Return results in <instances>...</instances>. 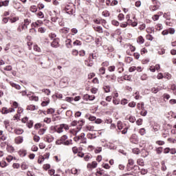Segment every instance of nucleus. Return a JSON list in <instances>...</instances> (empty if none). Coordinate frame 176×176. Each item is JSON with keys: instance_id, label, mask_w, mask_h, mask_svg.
Instances as JSON below:
<instances>
[{"instance_id": "obj_1", "label": "nucleus", "mask_w": 176, "mask_h": 176, "mask_svg": "<svg viewBox=\"0 0 176 176\" xmlns=\"http://www.w3.org/2000/svg\"><path fill=\"white\" fill-rule=\"evenodd\" d=\"M30 23H31V21H30L28 19H25L24 23H22L21 25L18 27L17 28L18 32H21V31H23V30H27Z\"/></svg>"}, {"instance_id": "obj_2", "label": "nucleus", "mask_w": 176, "mask_h": 176, "mask_svg": "<svg viewBox=\"0 0 176 176\" xmlns=\"http://www.w3.org/2000/svg\"><path fill=\"white\" fill-rule=\"evenodd\" d=\"M64 10L67 14H74L75 13V7L74 4H67L64 8Z\"/></svg>"}, {"instance_id": "obj_3", "label": "nucleus", "mask_w": 176, "mask_h": 176, "mask_svg": "<svg viewBox=\"0 0 176 176\" xmlns=\"http://www.w3.org/2000/svg\"><path fill=\"white\" fill-rule=\"evenodd\" d=\"M65 130H69V127L68 125L65 124H61L59 126H55L54 130L56 131V133H63Z\"/></svg>"}, {"instance_id": "obj_4", "label": "nucleus", "mask_w": 176, "mask_h": 176, "mask_svg": "<svg viewBox=\"0 0 176 176\" xmlns=\"http://www.w3.org/2000/svg\"><path fill=\"white\" fill-rule=\"evenodd\" d=\"M68 139V136H67V135H64L60 138V140H58L56 142V145H61V144L63 142H64V141H65V140Z\"/></svg>"}, {"instance_id": "obj_5", "label": "nucleus", "mask_w": 176, "mask_h": 176, "mask_svg": "<svg viewBox=\"0 0 176 176\" xmlns=\"http://www.w3.org/2000/svg\"><path fill=\"white\" fill-rule=\"evenodd\" d=\"M130 166H134V160L129 159L126 165L127 171H131V167Z\"/></svg>"}, {"instance_id": "obj_6", "label": "nucleus", "mask_w": 176, "mask_h": 176, "mask_svg": "<svg viewBox=\"0 0 176 176\" xmlns=\"http://www.w3.org/2000/svg\"><path fill=\"white\" fill-rule=\"evenodd\" d=\"M42 24H43V21H42L41 20H38L34 23H32L31 26L34 27V28L41 27L42 25Z\"/></svg>"}, {"instance_id": "obj_7", "label": "nucleus", "mask_w": 176, "mask_h": 176, "mask_svg": "<svg viewBox=\"0 0 176 176\" xmlns=\"http://www.w3.org/2000/svg\"><path fill=\"white\" fill-rule=\"evenodd\" d=\"M131 170H133V173H132V174H133V175H135V174H137L138 173H140V166H137V165H134L133 167L131 168Z\"/></svg>"}, {"instance_id": "obj_8", "label": "nucleus", "mask_w": 176, "mask_h": 176, "mask_svg": "<svg viewBox=\"0 0 176 176\" xmlns=\"http://www.w3.org/2000/svg\"><path fill=\"white\" fill-rule=\"evenodd\" d=\"M65 45L67 49H71V47H72V40H71V38L67 39L65 41Z\"/></svg>"}, {"instance_id": "obj_9", "label": "nucleus", "mask_w": 176, "mask_h": 176, "mask_svg": "<svg viewBox=\"0 0 176 176\" xmlns=\"http://www.w3.org/2000/svg\"><path fill=\"white\" fill-rule=\"evenodd\" d=\"M23 136H18L15 138V143L18 145L20 144H23Z\"/></svg>"}, {"instance_id": "obj_10", "label": "nucleus", "mask_w": 176, "mask_h": 176, "mask_svg": "<svg viewBox=\"0 0 176 176\" xmlns=\"http://www.w3.org/2000/svg\"><path fill=\"white\" fill-rule=\"evenodd\" d=\"M45 140L46 142L50 143V142H53V141H54V138L52 135H47L45 138Z\"/></svg>"}, {"instance_id": "obj_11", "label": "nucleus", "mask_w": 176, "mask_h": 176, "mask_svg": "<svg viewBox=\"0 0 176 176\" xmlns=\"http://www.w3.org/2000/svg\"><path fill=\"white\" fill-rule=\"evenodd\" d=\"M94 31H96V32H99V34H102V32H104L101 26H94Z\"/></svg>"}, {"instance_id": "obj_12", "label": "nucleus", "mask_w": 176, "mask_h": 176, "mask_svg": "<svg viewBox=\"0 0 176 176\" xmlns=\"http://www.w3.org/2000/svg\"><path fill=\"white\" fill-rule=\"evenodd\" d=\"M59 32H60V34H68L69 32V28H63L59 30Z\"/></svg>"}, {"instance_id": "obj_13", "label": "nucleus", "mask_w": 176, "mask_h": 176, "mask_svg": "<svg viewBox=\"0 0 176 176\" xmlns=\"http://www.w3.org/2000/svg\"><path fill=\"white\" fill-rule=\"evenodd\" d=\"M10 86H12V87H14L15 89H16V90H20L21 89V87L13 82H10Z\"/></svg>"}, {"instance_id": "obj_14", "label": "nucleus", "mask_w": 176, "mask_h": 176, "mask_svg": "<svg viewBox=\"0 0 176 176\" xmlns=\"http://www.w3.org/2000/svg\"><path fill=\"white\" fill-rule=\"evenodd\" d=\"M18 153H19V156H21V157H24L27 155V151L20 150Z\"/></svg>"}, {"instance_id": "obj_15", "label": "nucleus", "mask_w": 176, "mask_h": 176, "mask_svg": "<svg viewBox=\"0 0 176 176\" xmlns=\"http://www.w3.org/2000/svg\"><path fill=\"white\" fill-rule=\"evenodd\" d=\"M170 16L171 14H170V12H166L164 14L163 17L166 19V21H169V20H171Z\"/></svg>"}, {"instance_id": "obj_16", "label": "nucleus", "mask_w": 176, "mask_h": 176, "mask_svg": "<svg viewBox=\"0 0 176 176\" xmlns=\"http://www.w3.org/2000/svg\"><path fill=\"white\" fill-rule=\"evenodd\" d=\"M51 46L52 47H58V41H57V39H54L52 43H51Z\"/></svg>"}, {"instance_id": "obj_17", "label": "nucleus", "mask_w": 176, "mask_h": 176, "mask_svg": "<svg viewBox=\"0 0 176 176\" xmlns=\"http://www.w3.org/2000/svg\"><path fill=\"white\" fill-rule=\"evenodd\" d=\"M9 5V1L6 0L4 1H0V8H2V6H8Z\"/></svg>"}, {"instance_id": "obj_18", "label": "nucleus", "mask_w": 176, "mask_h": 176, "mask_svg": "<svg viewBox=\"0 0 176 176\" xmlns=\"http://www.w3.org/2000/svg\"><path fill=\"white\" fill-rule=\"evenodd\" d=\"M61 144L66 146L72 145V140H65L64 142H62Z\"/></svg>"}, {"instance_id": "obj_19", "label": "nucleus", "mask_w": 176, "mask_h": 176, "mask_svg": "<svg viewBox=\"0 0 176 176\" xmlns=\"http://www.w3.org/2000/svg\"><path fill=\"white\" fill-rule=\"evenodd\" d=\"M30 12H32V13H36L38 12V8L36 6H32L30 8Z\"/></svg>"}, {"instance_id": "obj_20", "label": "nucleus", "mask_w": 176, "mask_h": 176, "mask_svg": "<svg viewBox=\"0 0 176 176\" xmlns=\"http://www.w3.org/2000/svg\"><path fill=\"white\" fill-rule=\"evenodd\" d=\"M14 133L15 134H16L17 135H20L21 134H23L24 133V130L21 129H15L14 130Z\"/></svg>"}, {"instance_id": "obj_21", "label": "nucleus", "mask_w": 176, "mask_h": 176, "mask_svg": "<svg viewBox=\"0 0 176 176\" xmlns=\"http://www.w3.org/2000/svg\"><path fill=\"white\" fill-rule=\"evenodd\" d=\"M3 124L6 129V130H8V131H10V129H9V126H10V122L9 120H5L3 122Z\"/></svg>"}, {"instance_id": "obj_22", "label": "nucleus", "mask_w": 176, "mask_h": 176, "mask_svg": "<svg viewBox=\"0 0 176 176\" xmlns=\"http://www.w3.org/2000/svg\"><path fill=\"white\" fill-rule=\"evenodd\" d=\"M161 164H162V167H161L162 171H166V170H167V166H166V162L162 161L161 162Z\"/></svg>"}, {"instance_id": "obj_23", "label": "nucleus", "mask_w": 176, "mask_h": 176, "mask_svg": "<svg viewBox=\"0 0 176 176\" xmlns=\"http://www.w3.org/2000/svg\"><path fill=\"white\" fill-rule=\"evenodd\" d=\"M155 151L157 155H162V153H163V147H157L155 149Z\"/></svg>"}, {"instance_id": "obj_24", "label": "nucleus", "mask_w": 176, "mask_h": 176, "mask_svg": "<svg viewBox=\"0 0 176 176\" xmlns=\"http://www.w3.org/2000/svg\"><path fill=\"white\" fill-rule=\"evenodd\" d=\"M137 42L140 43V45H142L144 42V37H142V36H139L137 39Z\"/></svg>"}, {"instance_id": "obj_25", "label": "nucleus", "mask_w": 176, "mask_h": 176, "mask_svg": "<svg viewBox=\"0 0 176 176\" xmlns=\"http://www.w3.org/2000/svg\"><path fill=\"white\" fill-rule=\"evenodd\" d=\"M35 109H36V107H35V105L34 104H30L27 107L28 111H35Z\"/></svg>"}, {"instance_id": "obj_26", "label": "nucleus", "mask_w": 176, "mask_h": 176, "mask_svg": "<svg viewBox=\"0 0 176 176\" xmlns=\"http://www.w3.org/2000/svg\"><path fill=\"white\" fill-rule=\"evenodd\" d=\"M54 112H56V111L53 108H50L47 110V115H53Z\"/></svg>"}, {"instance_id": "obj_27", "label": "nucleus", "mask_w": 176, "mask_h": 176, "mask_svg": "<svg viewBox=\"0 0 176 176\" xmlns=\"http://www.w3.org/2000/svg\"><path fill=\"white\" fill-rule=\"evenodd\" d=\"M157 9H159L158 5H154V6H151L150 7V10H151L152 12H155V11L157 10Z\"/></svg>"}, {"instance_id": "obj_28", "label": "nucleus", "mask_w": 176, "mask_h": 176, "mask_svg": "<svg viewBox=\"0 0 176 176\" xmlns=\"http://www.w3.org/2000/svg\"><path fill=\"white\" fill-rule=\"evenodd\" d=\"M74 46H82V42L79 40H76L73 43Z\"/></svg>"}, {"instance_id": "obj_29", "label": "nucleus", "mask_w": 176, "mask_h": 176, "mask_svg": "<svg viewBox=\"0 0 176 176\" xmlns=\"http://www.w3.org/2000/svg\"><path fill=\"white\" fill-rule=\"evenodd\" d=\"M100 75H105V67H102L99 69Z\"/></svg>"}, {"instance_id": "obj_30", "label": "nucleus", "mask_w": 176, "mask_h": 176, "mask_svg": "<svg viewBox=\"0 0 176 176\" xmlns=\"http://www.w3.org/2000/svg\"><path fill=\"white\" fill-rule=\"evenodd\" d=\"M170 90H173V94H175V96H176V85H175V84H172L170 85Z\"/></svg>"}, {"instance_id": "obj_31", "label": "nucleus", "mask_w": 176, "mask_h": 176, "mask_svg": "<svg viewBox=\"0 0 176 176\" xmlns=\"http://www.w3.org/2000/svg\"><path fill=\"white\" fill-rule=\"evenodd\" d=\"M117 127L118 130H122L123 129V123H122L120 121H118L117 123Z\"/></svg>"}, {"instance_id": "obj_32", "label": "nucleus", "mask_w": 176, "mask_h": 176, "mask_svg": "<svg viewBox=\"0 0 176 176\" xmlns=\"http://www.w3.org/2000/svg\"><path fill=\"white\" fill-rule=\"evenodd\" d=\"M29 32L30 35H35L36 34V30L34 28L30 29Z\"/></svg>"}, {"instance_id": "obj_33", "label": "nucleus", "mask_w": 176, "mask_h": 176, "mask_svg": "<svg viewBox=\"0 0 176 176\" xmlns=\"http://www.w3.org/2000/svg\"><path fill=\"white\" fill-rule=\"evenodd\" d=\"M106 78H107V79H111V80H116V76L115 75H111V76L107 75V76H106Z\"/></svg>"}, {"instance_id": "obj_34", "label": "nucleus", "mask_w": 176, "mask_h": 176, "mask_svg": "<svg viewBox=\"0 0 176 176\" xmlns=\"http://www.w3.org/2000/svg\"><path fill=\"white\" fill-rule=\"evenodd\" d=\"M122 79H124V80H128L129 82H131V76L124 75Z\"/></svg>"}, {"instance_id": "obj_35", "label": "nucleus", "mask_w": 176, "mask_h": 176, "mask_svg": "<svg viewBox=\"0 0 176 176\" xmlns=\"http://www.w3.org/2000/svg\"><path fill=\"white\" fill-rule=\"evenodd\" d=\"M137 164L139 165V166H144V160L140 158L137 160Z\"/></svg>"}, {"instance_id": "obj_36", "label": "nucleus", "mask_w": 176, "mask_h": 176, "mask_svg": "<svg viewBox=\"0 0 176 176\" xmlns=\"http://www.w3.org/2000/svg\"><path fill=\"white\" fill-rule=\"evenodd\" d=\"M139 133L141 135H145V134H146V131L145 130V129L142 128L140 129Z\"/></svg>"}, {"instance_id": "obj_37", "label": "nucleus", "mask_w": 176, "mask_h": 176, "mask_svg": "<svg viewBox=\"0 0 176 176\" xmlns=\"http://www.w3.org/2000/svg\"><path fill=\"white\" fill-rule=\"evenodd\" d=\"M1 113H3V115H6L7 113H9V111L8 110V108L3 107L1 110Z\"/></svg>"}, {"instance_id": "obj_38", "label": "nucleus", "mask_w": 176, "mask_h": 176, "mask_svg": "<svg viewBox=\"0 0 176 176\" xmlns=\"http://www.w3.org/2000/svg\"><path fill=\"white\" fill-rule=\"evenodd\" d=\"M105 93H109V91H111V87L106 85L103 87Z\"/></svg>"}, {"instance_id": "obj_39", "label": "nucleus", "mask_w": 176, "mask_h": 176, "mask_svg": "<svg viewBox=\"0 0 176 176\" xmlns=\"http://www.w3.org/2000/svg\"><path fill=\"white\" fill-rule=\"evenodd\" d=\"M168 34H170L171 35L175 34V29L173 28H170L168 30Z\"/></svg>"}, {"instance_id": "obj_40", "label": "nucleus", "mask_w": 176, "mask_h": 176, "mask_svg": "<svg viewBox=\"0 0 176 176\" xmlns=\"http://www.w3.org/2000/svg\"><path fill=\"white\" fill-rule=\"evenodd\" d=\"M129 121L131 123H134V122H135V117L133 116H130L129 118Z\"/></svg>"}, {"instance_id": "obj_41", "label": "nucleus", "mask_w": 176, "mask_h": 176, "mask_svg": "<svg viewBox=\"0 0 176 176\" xmlns=\"http://www.w3.org/2000/svg\"><path fill=\"white\" fill-rule=\"evenodd\" d=\"M50 102V100H47V101H43L41 102V106L42 107H47Z\"/></svg>"}, {"instance_id": "obj_42", "label": "nucleus", "mask_w": 176, "mask_h": 176, "mask_svg": "<svg viewBox=\"0 0 176 176\" xmlns=\"http://www.w3.org/2000/svg\"><path fill=\"white\" fill-rule=\"evenodd\" d=\"M27 124L28 129H32V126H34V121L30 120V122H28Z\"/></svg>"}, {"instance_id": "obj_43", "label": "nucleus", "mask_w": 176, "mask_h": 176, "mask_svg": "<svg viewBox=\"0 0 176 176\" xmlns=\"http://www.w3.org/2000/svg\"><path fill=\"white\" fill-rule=\"evenodd\" d=\"M118 17V20H120V21L124 20V14H119Z\"/></svg>"}, {"instance_id": "obj_44", "label": "nucleus", "mask_w": 176, "mask_h": 176, "mask_svg": "<svg viewBox=\"0 0 176 176\" xmlns=\"http://www.w3.org/2000/svg\"><path fill=\"white\" fill-rule=\"evenodd\" d=\"M132 151H133V153H135V155H139L140 154V148H133L132 150Z\"/></svg>"}, {"instance_id": "obj_45", "label": "nucleus", "mask_w": 176, "mask_h": 176, "mask_svg": "<svg viewBox=\"0 0 176 176\" xmlns=\"http://www.w3.org/2000/svg\"><path fill=\"white\" fill-rule=\"evenodd\" d=\"M159 90H160V89H159V88H155V87H153V88H151V91L152 93H154V94H156V93H157V92L159 91Z\"/></svg>"}, {"instance_id": "obj_46", "label": "nucleus", "mask_w": 176, "mask_h": 176, "mask_svg": "<svg viewBox=\"0 0 176 176\" xmlns=\"http://www.w3.org/2000/svg\"><path fill=\"white\" fill-rule=\"evenodd\" d=\"M56 36H57V35H56V34L54 33H51L50 34H49V37L50 38V39H53L54 41V39H56Z\"/></svg>"}, {"instance_id": "obj_47", "label": "nucleus", "mask_w": 176, "mask_h": 176, "mask_svg": "<svg viewBox=\"0 0 176 176\" xmlns=\"http://www.w3.org/2000/svg\"><path fill=\"white\" fill-rule=\"evenodd\" d=\"M102 16H104V17H109V12L108 11H103L102 12Z\"/></svg>"}, {"instance_id": "obj_48", "label": "nucleus", "mask_w": 176, "mask_h": 176, "mask_svg": "<svg viewBox=\"0 0 176 176\" xmlns=\"http://www.w3.org/2000/svg\"><path fill=\"white\" fill-rule=\"evenodd\" d=\"M86 97L87 98L89 101H93L96 97L94 96H90V95H86Z\"/></svg>"}, {"instance_id": "obj_49", "label": "nucleus", "mask_w": 176, "mask_h": 176, "mask_svg": "<svg viewBox=\"0 0 176 176\" xmlns=\"http://www.w3.org/2000/svg\"><path fill=\"white\" fill-rule=\"evenodd\" d=\"M13 120H20V114L16 113L14 116Z\"/></svg>"}, {"instance_id": "obj_50", "label": "nucleus", "mask_w": 176, "mask_h": 176, "mask_svg": "<svg viewBox=\"0 0 176 176\" xmlns=\"http://www.w3.org/2000/svg\"><path fill=\"white\" fill-rule=\"evenodd\" d=\"M142 122H143L142 119L139 118V119L136 121V124H137L138 126H141V125L142 124Z\"/></svg>"}, {"instance_id": "obj_51", "label": "nucleus", "mask_w": 176, "mask_h": 176, "mask_svg": "<svg viewBox=\"0 0 176 176\" xmlns=\"http://www.w3.org/2000/svg\"><path fill=\"white\" fill-rule=\"evenodd\" d=\"M111 24H113V25H116V27L119 26V22L116 20H113L111 21Z\"/></svg>"}, {"instance_id": "obj_52", "label": "nucleus", "mask_w": 176, "mask_h": 176, "mask_svg": "<svg viewBox=\"0 0 176 176\" xmlns=\"http://www.w3.org/2000/svg\"><path fill=\"white\" fill-rule=\"evenodd\" d=\"M38 32H41V34H44V32H46V29H45V28H39Z\"/></svg>"}, {"instance_id": "obj_53", "label": "nucleus", "mask_w": 176, "mask_h": 176, "mask_svg": "<svg viewBox=\"0 0 176 176\" xmlns=\"http://www.w3.org/2000/svg\"><path fill=\"white\" fill-rule=\"evenodd\" d=\"M53 98L56 97V98H63V94H56V95L52 96Z\"/></svg>"}, {"instance_id": "obj_54", "label": "nucleus", "mask_w": 176, "mask_h": 176, "mask_svg": "<svg viewBox=\"0 0 176 176\" xmlns=\"http://www.w3.org/2000/svg\"><path fill=\"white\" fill-rule=\"evenodd\" d=\"M56 170L54 169H50L48 170V174L50 175H54Z\"/></svg>"}, {"instance_id": "obj_55", "label": "nucleus", "mask_w": 176, "mask_h": 176, "mask_svg": "<svg viewBox=\"0 0 176 176\" xmlns=\"http://www.w3.org/2000/svg\"><path fill=\"white\" fill-rule=\"evenodd\" d=\"M72 54L73 56H78V54H79V52L76 50H73L72 52Z\"/></svg>"}, {"instance_id": "obj_56", "label": "nucleus", "mask_w": 176, "mask_h": 176, "mask_svg": "<svg viewBox=\"0 0 176 176\" xmlns=\"http://www.w3.org/2000/svg\"><path fill=\"white\" fill-rule=\"evenodd\" d=\"M128 105L129 107H130V108H134L135 107L136 104L135 102H129Z\"/></svg>"}, {"instance_id": "obj_57", "label": "nucleus", "mask_w": 176, "mask_h": 176, "mask_svg": "<svg viewBox=\"0 0 176 176\" xmlns=\"http://www.w3.org/2000/svg\"><path fill=\"white\" fill-rule=\"evenodd\" d=\"M34 50L35 52H41V48L38 45H34Z\"/></svg>"}, {"instance_id": "obj_58", "label": "nucleus", "mask_w": 176, "mask_h": 176, "mask_svg": "<svg viewBox=\"0 0 176 176\" xmlns=\"http://www.w3.org/2000/svg\"><path fill=\"white\" fill-rule=\"evenodd\" d=\"M102 151V147H98L95 149V153H100Z\"/></svg>"}, {"instance_id": "obj_59", "label": "nucleus", "mask_w": 176, "mask_h": 176, "mask_svg": "<svg viewBox=\"0 0 176 176\" xmlns=\"http://www.w3.org/2000/svg\"><path fill=\"white\" fill-rule=\"evenodd\" d=\"M6 166H8V164L6 163V162L3 161L0 162L1 167H6Z\"/></svg>"}, {"instance_id": "obj_60", "label": "nucleus", "mask_w": 176, "mask_h": 176, "mask_svg": "<svg viewBox=\"0 0 176 176\" xmlns=\"http://www.w3.org/2000/svg\"><path fill=\"white\" fill-rule=\"evenodd\" d=\"M12 65H8L4 67V71H12Z\"/></svg>"}, {"instance_id": "obj_61", "label": "nucleus", "mask_w": 176, "mask_h": 176, "mask_svg": "<svg viewBox=\"0 0 176 176\" xmlns=\"http://www.w3.org/2000/svg\"><path fill=\"white\" fill-rule=\"evenodd\" d=\"M108 71H109V72H113V71H115V66H109L108 67Z\"/></svg>"}, {"instance_id": "obj_62", "label": "nucleus", "mask_w": 176, "mask_h": 176, "mask_svg": "<svg viewBox=\"0 0 176 176\" xmlns=\"http://www.w3.org/2000/svg\"><path fill=\"white\" fill-rule=\"evenodd\" d=\"M107 50H108V52H113V50H114L113 47L112 45H109L107 47Z\"/></svg>"}, {"instance_id": "obj_63", "label": "nucleus", "mask_w": 176, "mask_h": 176, "mask_svg": "<svg viewBox=\"0 0 176 176\" xmlns=\"http://www.w3.org/2000/svg\"><path fill=\"white\" fill-rule=\"evenodd\" d=\"M109 65V62L108 61H104L102 63V67H108Z\"/></svg>"}, {"instance_id": "obj_64", "label": "nucleus", "mask_w": 176, "mask_h": 176, "mask_svg": "<svg viewBox=\"0 0 176 176\" xmlns=\"http://www.w3.org/2000/svg\"><path fill=\"white\" fill-rule=\"evenodd\" d=\"M156 144H157V145H164V144H165V142H164V141H162V140H157V142H156Z\"/></svg>"}]
</instances>
